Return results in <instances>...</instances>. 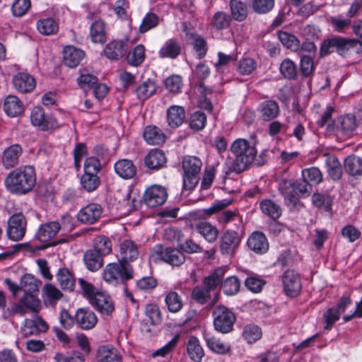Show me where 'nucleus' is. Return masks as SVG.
Instances as JSON below:
<instances>
[{
  "label": "nucleus",
  "instance_id": "1",
  "mask_svg": "<svg viewBox=\"0 0 362 362\" xmlns=\"http://www.w3.org/2000/svg\"><path fill=\"white\" fill-rule=\"evenodd\" d=\"M230 151L235 157L230 170L236 173L245 171L253 162L258 166H262L267 162L264 152L255 159L257 153L255 146L244 139L235 140L230 146Z\"/></svg>",
  "mask_w": 362,
  "mask_h": 362
},
{
  "label": "nucleus",
  "instance_id": "2",
  "mask_svg": "<svg viewBox=\"0 0 362 362\" xmlns=\"http://www.w3.org/2000/svg\"><path fill=\"white\" fill-rule=\"evenodd\" d=\"M36 182L33 167L25 165L11 171L5 179V185L11 192L25 194L30 192Z\"/></svg>",
  "mask_w": 362,
  "mask_h": 362
},
{
  "label": "nucleus",
  "instance_id": "3",
  "mask_svg": "<svg viewBox=\"0 0 362 362\" xmlns=\"http://www.w3.org/2000/svg\"><path fill=\"white\" fill-rule=\"evenodd\" d=\"M103 279L112 284H117L119 281L124 282L134 278L132 267L127 262L110 263L107 264L103 272Z\"/></svg>",
  "mask_w": 362,
  "mask_h": 362
},
{
  "label": "nucleus",
  "instance_id": "4",
  "mask_svg": "<svg viewBox=\"0 0 362 362\" xmlns=\"http://www.w3.org/2000/svg\"><path fill=\"white\" fill-rule=\"evenodd\" d=\"M358 46L357 52L362 50V42L356 39H346L336 37L325 40L320 47V57L326 56L334 51L339 54H344L351 47Z\"/></svg>",
  "mask_w": 362,
  "mask_h": 362
},
{
  "label": "nucleus",
  "instance_id": "5",
  "mask_svg": "<svg viewBox=\"0 0 362 362\" xmlns=\"http://www.w3.org/2000/svg\"><path fill=\"white\" fill-rule=\"evenodd\" d=\"M202 162L195 156H185L182 160L183 188L187 190L193 189L199 180V173Z\"/></svg>",
  "mask_w": 362,
  "mask_h": 362
},
{
  "label": "nucleus",
  "instance_id": "6",
  "mask_svg": "<svg viewBox=\"0 0 362 362\" xmlns=\"http://www.w3.org/2000/svg\"><path fill=\"white\" fill-rule=\"evenodd\" d=\"M212 316L214 329L218 332L227 334L233 329L236 316L228 308L222 305H217L213 310Z\"/></svg>",
  "mask_w": 362,
  "mask_h": 362
},
{
  "label": "nucleus",
  "instance_id": "7",
  "mask_svg": "<svg viewBox=\"0 0 362 362\" xmlns=\"http://www.w3.org/2000/svg\"><path fill=\"white\" fill-rule=\"evenodd\" d=\"M152 257L173 267L182 265L186 259L185 254L180 248L164 247L162 245H156L153 247Z\"/></svg>",
  "mask_w": 362,
  "mask_h": 362
},
{
  "label": "nucleus",
  "instance_id": "8",
  "mask_svg": "<svg viewBox=\"0 0 362 362\" xmlns=\"http://www.w3.org/2000/svg\"><path fill=\"white\" fill-rule=\"evenodd\" d=\"M27 228V220L21 212L16 213L8 220L6 234L10 240L19 241L23 238Z\"/></svg>",
  "mask_w": 362,
  "mask_h": 362
},
{
  "label": "nucleus",
  "instance_id": "9",
  "mask_svg": "<svg viewBox=\"0 0 362 362\" xmlns=\"http://www.w3.org/2000/svg\"><path fill=\"white\" fill-rule=\"evenodd\" d=\"M168 198V192L165 187L154 185L146 189L143 199L146 206L150 208H156L163 205Z\"/></svg>",
  "mask_w": 362,
  "mask_h": 362
},
{
  "label": "nucleus",
  "instance_id": "10",
  "mask_svg": "<svg viewBox=\"0 0 362 362\" xmlns=\"http://www.w3.org/2000/svg\"><path fill=\"white\" fill-rule=\"evenodd\" d=\"M285 293L291 297H296L300 293L302 284L299 274L293 269L286 270L281 276Z\"/></svg>",
  "mask_w": 362,
  "mask_h": 362
},
{
  "label": "nucleus",
  "instance_id": "11",
  "mask_svg": "<svg viewBox=\"0 0 362 362\" xmlns=\"http://www.w3.org/2000/svg\"><path fill=\"white\" fill-rule=\"evenodd\" d=\"M30 121L33 125L42 131L55 128L58 124L57 119L51 115H46L42 107H34L30 113Z\"/></svg>",
  "mask_w": 362,
  "mask_h": 362
},
{
  "label": "nucleus",
  "instance_id": "12",
  "mask_svg": "<svg viewBox=\"0 0 362 362\" xmlns=\"http://www.w3.org/2000/svg\"><path fill=\"white\" fill-rule=\"evenodd\" d=\"M240 242L241 236L237 231L227 230L220 238V251L223 255H233Z\"/></svg>",
  "mask_w": 362,
  "mask_h": 362
},
{
  "label": "nucleus",
  "instance_id": "13",
  "mask_svg": "<svg viewBox=\"0 0 362 362\" xmlns=\"http://www.w3.org/2000/svg\"><path fill=\"white\" fill-rule=\"evenodd\" d=\"M89 303L101 314L110 315L114 310L111 297L105 292L98 291L90 297Z\"/></svg>",
  "mask_w": 362,
  "mask_h": 362
},
{
  "label": "nucleus",
  "instance_id": "14",
  "mask_svg": "<svg viewBox=\"0 0 362 362\" xmlns=\"http://www.w3.org/2000/svg\"><path fill=\"white\" fill-rule=\"evenodd\" d=\"M128 40H115L109 42L103 49L105 57L112 60H118L124 57L128 49Z\"/></svg>",
  "mask_w": 362,
  "mask_h": 362
},
{
  "label": "nucleus",
  "instance_id": "15",
  "mask_svg": "<svg viewBox=\"0 0 362 362\" xmlns=\"http://www.w3.org/2000/svg\"><path fill=\"white\" fill-rule=\"evenodd\" d=\"M103 212L101 206L91 203L83 207L78 214V219L86 224H93L98 221Z\"/></svg>",
  "mask_w": 362,
  "mask_h": 362
},
{
  "label": "nucleus",
  "instance_id": "16",
  "mask_svg": "<svg viewBox=\"0 0 362 362\" xmlns=\"http://www.w3.org/2000/svg\"><path fill=\"white\" fill-rule=\"evenodd\" d=\"M361 121H362L361 115L358 116L353 114L342 115L337 119L334 124L335 129L337 132L348 133L354 131L357 127H361Z\"/></svg>",
  "mask_w": 362,
  "mask_h": 362
},
{
  "label": "nucleus",
  "instance_id": "17",
  "mask_svg": "<svg viewBox=\"0 0 362 362\" xmlns=\"http://www.w3.org/2000/svg\"><path fill=\"white\" fill-rule=\"evenodd\" d=\"M48 329V325L41 317L35 320L27 319L21 327V334L24 337L37 335L40 332H45Z\"/></svg>",
  "mask_w": 362,
  "mask_h": 362
},
{
  "label": "nucleus",
  "instance_id": "18",
  "mask_svg": "<svg viewBox=\"0 0 362 362\" xmlns=\"http://www.w3.org/2000/svg\"><path fill=\"white\" fill-rule=\"evenodd\" d=\"M75 320L81 329H90L95 326L98 318L95 314L88 308H80L76 313Z\"/></svg>",
  "mask_w": 362,
  "mask_h": 362
},
{
  "label": "nucleus",
  "instance_id": "19",
  "mask_svg": "<svg viewBox=\"0 0 362 362\" xmlns=\"http://www.w3.org/2000/svg\"><path fill=\"white\" fill-rule=\"evenodd\" d=\"M248 247L257 254H264L269 250V243L266 236L259 231L254 232L247 239Z\"/></svg>",
  "mask_w": 362,
  "mask_h": 362
},
{
  "label": "nucleus",
  "instance_id": "20",
  "mask_svg": "<svg viewBox=\"0 0 362 362\" xmlns=\"http://www.w3.org/2000/svg\"><path fill=\"white\" fill-rule=\"evenodd\" d=\"M13 84L16 89L21 93L31 92L35 87V78L25 73H18L13 78Z\"/></svg>",
  "mask_w": 362,
  "mask_h": 362
},
{
  "label": "nucleus",
  "instance_id": "21",
  "mask_svg": "<svg viewBox=\"0 0 362 362\" xmlns=\"http://www.w3.org/2000/svg\"><path fill=\"white\" fill-rule=\"evenodd\" d=\"M22 152V148L18 144L11 145L6 148L2 156V163L4 166L8 169L17 165Z\"/></svg>",
  "mask_w": 362,
  "mask_h": 362
},
{
  "label": "nucleus",
  "instance_id": "22",
  "mask_svg": "<svg viewBox=\"0 0 362 362\" xmlns=\"http://www.w3.org/2000/svg\"><path fill=\"white\" fill-rule=\"evenodd\" d=\"M119 255L121 262L134 261L139 257L137 245L131 240H124L119 245Z\"/></svg>",
  "mask_w": 362,
  "mask_h": 362
},
{
  "label": "nucleus",
  "instance_id": "23",
  "mask_svg": "<svg viewBox=\"0 0 362 362\" xmlns=\"http://www.w3.org/2000/svg\"><path fill=\"white\" fill-rule=\"evenodd\" d=\"M143 136L144 140L150 145L163 144L166 139V136L163 132L154 125L146 127L143 132Z\"/></svg>",
  "mask_w": 362,
  "mask_h": 362
},
{
  "label": "nucleus",
  "instance_id": "24",
  "mask_svg": "<svg viewBox=\"0 0 362 362\" xmlns=\"http://www.w3.org/2000/svg\"><path fill=\"white\" fill-rule=\"evenodd\" d=\"M167 122L171 128L180 127L185 119V108L180 105H171L167 110Z\"/></svg>",
  "mask_w": 362,
  "mask_h": 362
},
{
  "label": "nucleus",
  "instance_id": "25",
  "mask_svg": "<svg viewBox=\"0 0 362 362\" xmlns=\"http://www.w3.org/2000/svg\"><path fill=\"white\" fill-rule=\"evenodd\" d=\"M146 166L151 170H158L163 168L166 163L165 153L159 149L151 150L145 157Z\"/></svg>",
  "mask_w": 362,
  "mask_h": 362
},
{
  "label": "nucleus",
  "instance_id": "26",
  "mask_svg": "<svg viewBox=\"0 0 362 362\" xmlns=\"http://www.w3.org/2000/svg\"><path fill=\"white\" fill-rule=\"evenodd\" d=\"M83 57L84 52L73 46H66L64 49V63L70 68L76 67Z\"/></svg>",
  "mask_w": 362,
  "mask_h": 362
},
{
  "label": "nucleus",
  "instance_id": "27",
  "mask_svg": "<svg viewBox=\"0 0 362 362\" xmlns=\"http://www.w3.org/2000/svg\"><path fill=\"white\" fill-rule=\"evenodd\" d=\"M115 171L122 178L130 179L136 173V167L129 159H121L115 163Z\"/></svg>",
  "mask_w": 362,
  "mask_h": 362
},
{
  "label": "nucleus",
  "instance_id": "28",
  "mask_svg": "<svg viewBox=\"0 0 362 362\" xmlns=\"http://www.w3.org/2000/svg\"><path fill=\"white\" fill-rule=\"evenodd\" d=\"M60 228V224L57 221L42 224L38 229L37 238L41 242H47L57 235Z\"/></svg>",
  "mask_w": 362,
  "mask_h": 362
},
{
  "label": "nucleus",
  "instance_id": "29",
  "mask_svg": "<svg viewBox=\"0 0 362 362\" xmlns=\"http://www.w3.org/2000/svg\"><path fill=\"white\" fill-rule=\"evenodd\" d=\"M90 37L93 42L103 44L107 40L105 23L99 19L93 22L90 26Z\"/></svg>",
  "mask_w": 362,
  "mask_h": 362
},
{
  "label": "nucleus",
  "instance_id": "30",
  "mask_svg": "<svg viewBox=\"0 0 362 362\" xmlns=\"http://www.w3.org/2000/svg\"><path fill=\"white\" fill-rule=\"evenodd\" d=\"M42 281L30 274H25L21 278L20 288L24 293H39Z\"/></svg>",
  "mask_w": 362,
  "mask_h": 362
},
{
  "label": "nucleus",
  "instance_id": "31",
  "mask_svg": "<svg viewBox=\"0 0 362 362\" xmlns=\"http://www.w3.org/2000/svg\"><path fill=\"white\" fill-rule=\"evenodd\" d=\"M98 362H122L118 351L110 346H101L97 353Z\"/></svg>",
  "mask_w": 362,
  "mask_h": 362
},
{
  "label": "nucleus",
  "instance_id": "32",
  "mask_svg": "<svg viewBox=\"0 0 362 362\" xmlns=\"http://www.w3.org/2000/svg\"><path fill=\"white\" fill-rule=\"evenodd\" d=\"M196 231L209 243H214L218 238V230L210 223L201 221L195 225Z\"/></svg>",
  "mask_w": 362,
  "mask_h": 362
},
{
  "label": "nucleus",
  "instance_id": "33",
  "mask_svg": "<svg viewBox=\"0 0 362 362\" xmlns=\"http://www.w3.org/2000/svg\"><path fill=\"white\" fill-rule=\"evenodd\" d=\"M186 346L189 358L195 362H200L204 355V352L199 339L194 336H190Z\"/></svg>",
  "mask_w": 362,
  "mask_h": 362
},
{
  "label": "nucleus",
  "instance_id": "34",
  "mask_svg": "<svg viewBox=\"0 0 362 362\" xmlns=\"http://www.w3.org/2000/svg\"><path fill=\"white\" fill-rule=\"evenodd\" d=\"M261 118L264 121H271L279 114V106L274 100H265L260 105Z\"/></svg>",
  "mask_w": 362,
  "mask_h": 362
},
{
  "label": "nucleus",
  "instance_id": "35",
  "mask_svg": "<svg viewBox=\"0 0 362 362\" xmlns=\"http://www.w3.org/2000/svg\"><path fill=\"white\" fill-rule=\"evenodd\" d=\"M4 110L8 116L16 117L23 112V105L16 95H10L4 100Z\"/></svg>",
  "mask_w": 362,
  "mask_h": 362
},
{
  "label": "nucleus",
  "instance_id": "36",
  "mask_svg": "<svg viewBox=\"0 0 362 362\" xmlns=\"http://www.w3.org/2000/svg\"><path fill=\"white\" fill-rule=\"evenodd\" d=\"M57 281L62 290L73 291L75 279L71 272L66 267L60 268L57 273Z\"/></svg>",
  "mask_w": 362,
  "mask_h": 362
},
{
  "label": "nucleus",
  "instance_id": "37",
  "mask_svg": "<svg viewBox=\"0 0 362 362\" xmlns=\"http://www.w3.org/2000/svg\"><path fill=\"white\" fill-rule=\"evenodd\" d=\"M181 52V47L177 40L170 39L165 42L158 52L160 58L175 59Z\"/></svg>",
  "mask_w": 362,
  "mask_h": 362
},
{
  "label": "nucleus",
  "instance_id": "38",
  "mask_svg": "<svg viewBox=\"0 0 362 362\" xmlns=\"http://www.w3.org/2000/svg\"><path fill=\"white\" fill-rule=\"evenodd\" d=\"M279 190L284 199L290 203H296L297 201L296 189H295V181L283 179L279 183Z\"/></svg>",
  "mask_w": 362,
  "mask_h": 362
},
{
  "label": "nucleus",
  "instance_id": "39",
  "mask_svg": "<svg viewBox=\"0 0 362 362\" xmlns=\"http://www.w3.org/2000/svg\"><path fill=\"white\" fill-rule=\"evenodd\" d=\"M83 261L88 270L95 272L102 267L103 257L90 249L84 253Z\"/></svg>",
  "mask_w": 362,
  "mask_h": 362
},
{
  "label": "nucleus",
  "instance_id": "40",
  "mask_svg": "<svg viewBox=\"0 0 362 362\" xmlns=\"http://www.w3.org/2000/svg\"><path fill=\"white\" fill-rule=\"evenodd\" d=\"M230 17L236 21L242 22L247 16V8L245 3L240 0H230L229 2Z\"/></svg>",
  "mask_w": 362,
  "mask_h": 362
},
{
  "label": "nucleus",
  "instance_id": "41",
  "mask_svg": "<svg viewBox=\"0 0 362 362\" xmlns=\"http://www.w3.org/2000/svg\"><path fill=\"white\" fill-rule=\"evenodd\" d=\"M327 173L333 180H339L342 175V168L337 158L334 156H328L325 160Z\"/></svg>",
  "mask_w": 362,
  "mask_h": 362
},
{
  "label": "nucleus",
  "instance_id": "42",
  "mask_svg": "<svg viewBox=\"0 0 362 362\" xmlns=\"http://www.w3.org/2000/svg\"><path fill=\"white\" fill-rule=\"evenodd\" d=\"M226 272L225 267L217 268L214 272L209 276H206L204 279V284L206 289L209 292L214 290L218 286L222 283L223 278Z\"/></svg>",
  "mask_w": 362,
  "mask_h": 362
},
{
  "label": "nucleus",
  "instance_id": "43",
  "mask_svg": "<svg viewBox=\"0 0 362 362\" xmlns=\"http://www.w3.org/2000/svg\"><path fill=\"white\" fill-rule=\"evenodd\" d=\"M345 171L351 176L362 175V159L356 156H350L344 160Z\"/></svg>",
  "mask_w": 362,
  "mask_h": 362
},
{
  "label": "nucleus",
  "instance_id": "44",
  "mask_svg": "<svg viewBox=\"0 0 362 362\" xmlns=\"http://www.w3.org/2000/svg\"><path fill=\"white\" fill-rule=\"evenodd\" d=\"M90 250L105 257L111 252L112 243L110 240L105 235L98 236L94 239L93 247Z\"/></svg>",
  "mask_w": 362,
  "mask_h": 362
},
{
  "label": "nucleus",
  "instance_id": "45",
  "mask_svg": "<svg viewBox=\"0 0 362 362\" xmlns=\"http://www.w3.org/2000/svg\"><path fill=\"white\" fill-rule=\"evenodd\" d=\"M156 86L155 83L147 79L140 84L135 90L137 98L141 100H146L155 93Z\"/></svg>",
  "mask_w": 362,
  "mask_h": 362
},
{
  "label": "nucleus",
  "instance_id": "46",
  "mask_svg": "<svg viewBox=\"0 0 362 362\" xmlns=\"http://www.w3.org/2000/svg\"><path fill=\"white\" fill-rule=\"evenodd\" d=\"M262 336V329L257 325L249 324L243 327L242 337L249 344L258 341L261 339Z\"/></svg>",
  "mask_w": 362,
  "mask_h": 362
},
{
  "label": "nucleus",
  "instance_id": "47",
  "mask_svg": "<svg viewBox=\"0 0 362 362\" xmlns=\"http://www.w3.org/2000/svg\"><path fill=\"white\" fill-rule=\"evenodd\" d=\"M82 188L88 192H92L100 185V177L96 174L84 173L81 177Z\"/></svg>",
  "mask_w": 362,
  "mask_h": 362
},
{
  "label": "nucleus",
  "instance_id": "48",
  "mask_svg": "<svg viewBox=\"0 0 362 362\" xmlns=\"http://www.w3.org/2000/svg\"><path fill=\"white\" fill-rule=\"evenodd\" d=\"M262 211L274 220L279 218L281 209L279 205L270 199H264L260 203Z\"/></svg>",
  "mask_w": 362,
  "mask_h": 362
},
{
  "label": "nucleus",
  "instance_id": "49",
  "mask_svg": "<svg viewBox=\"0 0 362 362\" xmlns=\"http://www.w3.org/2000/svg\"><path fill=\"white\" fill-rule=\"evenodd\" d=\"M37 28L40 33L45 35L54 34L59 29L58 23L51 18L38 21Z\"/></svg>",
  "mask_w": 362,
  "mask_h": 362
},
{
  "label": "nucleus",
  "instance_id": "50",
  "mask_svg": "<svg viewBox=\"0 0 362 362\" xmlns=\"http://www.w3.org/2000/svg\"><path fill=\"white\" fill-rule=\"evenodd\" d=\"M278 37L286 48L293 52L300 50V40L295 35L281 31L278 33Z\"/></svg>",
  "mask_w": 362,
  "mask_h": 362
},
{
  "label": "nucleus",
  "instance_id": "51",
  "mask_svg": "<svg viewBox=\"0 0 362 362\" xmlns=\"http://www.w3.org/2000/svg\"><path fill=\"white\" fill-rule=\"evenodd\" d=\"M98 81V78L95 75L89 74L85 69L80 71V75L77 78L78 85L84 90L92 88L97 84Z\"/></svg>",
  "mask_w": 362,
  "mask_h": 362
},
{
  "label": "nucleus",
  "instance_id": "52",
  "mask_svg": "<svg viewBox=\"0 0 362 362\" xmlns=\"http://www.w3.org/2000/svg\"><path fill=\"white\" fill-rule=\"evenodd\" d=\"M280 71L284 77L288 80H296L297 78V66L290 59H285L282 61L280 66Z\"/></svg>",
  "mask_w": 362,
  "mask_h": 362
},
{
  "label": "nucleus",
  "instance_id": "53",
  "mask_svg": "<svg viewBox=\"0 0 362 362\" xmlns=\"http://www.w3.org/2000/svg\"><path fill=\"white\" fill-rule=\"evenodd\" d=\"M145 59V47L143 45H136L134 49L130 52L127 57V62L130 65L137 66L140 65Z\"/></svg>",
  "mask_w": 362,
  "mask_h": 362
},
{
  "label": "nucleus",
  "instance_id": "54",
  "mask_svg": "<svg viewBox=\"0 0 362 362\" xmlns=\"http://www.w3.org/2000/svg\"><path fill=\"white\" fill-rule=\"evenodd\" d=\"M315 64L313 57L309 55H302L300 60V71L304 78H309L313 75Z\"/></svg>",
  "mask_w": 362,
  "mask_h": 362
},
{
  "label": "nucleus",
  "instance_id": "55",
  "mask_svg": "<svg viewBox=\"0 0 362 362\" xmlns=\"http://www.w3.org/2000/svg\"><path fill=\"white\" fill-rule=\"evenodd\" d=\"M302 177L304 181L312 185H318L322 181V174L319 168L312 167L304 169L302 171Z\"/></svg>",
  "mask_w": 362,
  "mask_h": 362
},
{
  "label": "nucleus",
  "instance_id": "56",
  "mask_svg": "<svg viewBox=\"0 0 362 362\" xmlns=\"http://www.w3.org/2000/svg\"><path fill=\"white\" fill-rule=\"evenodd\" d=\"M168 309L171 313H177L182 308L181 297L175 291L169 292L165 299Z\"/></svg>",
  "mask_w": 362,
  "mask_h": 362
},
{
  "label": "nucleus",
  "instance_id": "57",
  "mask_svg": "<svg viewBox=\"0 0 362 362\" xmlns=\"http://www.w3.org/2000/svg\"><path fill=\"white\" fill-rule=\"evenodd\" d=\"M231 22V17L223 11L216 12L212 19L211 23L218 30H223L228 28Z\"/></svg>",
  "mask_w": 362,
  "mask_h": 362
},
{
  "label": "nucleus",
  "instance_id": "58",
  "mask_svg": "<svg viewBox=\"0 0 362 362\" xmlns=\"http://www.w3.org/2000/svg\"><path fill=\"white\" fill-rule=\"evenodd\" d=\"M206 342L209 349L215 353L224 354L230 351L229 346L225 344L220 339L215 337L206 338Z\"/></svg>",
  "mask_w": 362,
  "mask_h": 362
},
{
  "label": "nucleus",
  "instance_id": "59",
  "mask_svg": "<svg viewBox=\"0 0 362 362\" xmlns=\"http://www.w3.org/2000/svg\"><path fill=\"white\" fill-rule=\"evenodd\" d=\"M54 359L55 362H84L85 355L78 351H74L70 354L57 353Z\"/></svg>",
  "mask_w": 362,
  "mask_h": 362
},
{
  "label": "nucleus",
  "instance_id": "60",
  "mask_svg": "<svg viewBox=\"0 0 362 362\" xmlns=\"http://www.w3.org/2000/svg\"><path fill=\"white\" fill-rule=\"evenodd\" d=\"M240 282L236 276L228 277L222 284L223 292L228 296L236 294L240 289Z\"/></svg>",
  "mask_w": 362,
  "mask_h": 362
},
{
  "label": "nucleus",
  "instance_id": "61",
  "mask_svg": "<svg viewBox=\"0 0 362 362\" xmlns=\"http://www.w3.org/2000/svg\"><path fill=\"white\" fill-rule=\"evenodd\" d=\"M312 202L316 207L324 208L327 211L331 209L332 204V199L329 195L320 193H314Z\"/></svg>",
  "mask_w": 362,
  "mask_h": 362
},
{
  "label": "nucleus",
  "instance_id": "62",
  "mask_svg": "<svg viewBox=\"0 0 362 362\" xmlns=\"http://www.w3.org/2000/svg\"><path fill=\"white\" fill-rule=\"evenodd\" d=\"M42 291L50 303L54 304L63 297V293L52 284H45Z\"/></svg>",
  "mask_w": 362,
  "mask_h": 362
},
{
  "label": "nucleus",
  "instance_id": "63",
  "mask_svg": "<svg viewBox=\"0 0 362 362\" xmlns=\"http://www.w3.org/2000/svg\"><path fill=\"white\" fill-rule=\"evenodd\" d=\"M274 6V0H252V7L253 11L259 14H264Z\"/></svg>",
  "mask_w": 362,
  "mask_h": 362
},
{
  "label": "nucleus",
  "instance_id": "64",
  "mask_svg": "<svg viewBox=\"0 0 362 362\" xmlns=\"http://www.w3.org/2000/svg\"><path fill=\"white\" fill-rule=\"evenodd\" d=\"M206 122V116L204 112L197 111L194 112L191 117L189 120L190 127L195 130L199 131L202 129Z\"/></svg>",
  "mask_w": 362,
  "mask_h": 362
}]
</instances>
